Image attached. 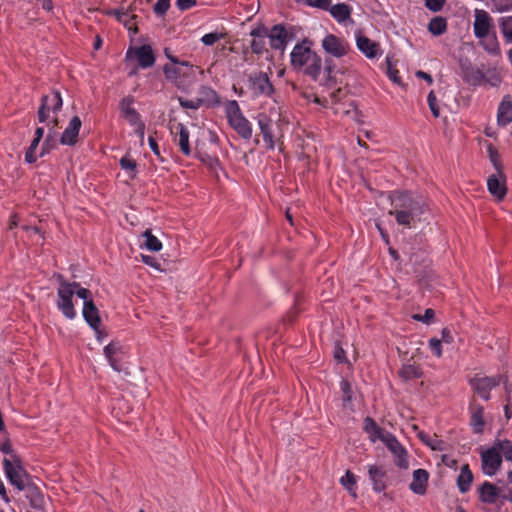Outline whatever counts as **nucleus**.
<instances>
[{"label":"nucleus","mask_w":512,"mask_h":512,"mask_svg":"<svg viewBox=\"0 0 512 512\" xmlns=\"http://www.w3.org/2000/svg\"><path fill=\"white\" fill-rule=\"evenodd\" d=\"M399 376L405 381L419 379L423 376V371L420 365L408 363L402 366L399 371Z\"/></svg>","instance_id":"f704fd0d"},{"label":"nucleus","mask_w":512,"mask_h":512,"mask_svg":"<svg viewBox=\"0 0 512 512\" xmlns=\"http://www.w3.org/2000/svg\"><path fill=\"white\" fill-rule=\"evenodd\" d=\"M494 442L501 457L503 456L507 461H512V442L500 439H496Z\"/></svg>","instance_id":"ea45409f"},{"label":"nucleus","mask_w":512,"mask_h":512,"mask_svg":"<svg viewBox=\"0 0 512 512\" xmlns=\"http://www.w3.org/2000/svg\"><path fill=\"white\" fill-rule=\"evenodd\" d=\"M322 48L327 54L335 58H341L348 54L350 46L345 39L334 34H328L322 40Z\"/></svg>","instance_id":"9b49d317"},{"label":"nucleus","mask_w":512,"mask_h":512,"mask_svg":"<svg viewBox=\"0 0 512 512\" xmlns=\"http://www.w3.org/2000/svg\"><path fill=\"white\" fill-rule=\"evenodd\" d=\"M250 86L256 95L271 94L273 88L269 78L264 73H258L250 77Z\"/></svg>","instance_id":"4be33fe9"},{"label":"nucleus","mask_w":512,"mask_h":512,"mask_svg":"<svg viewBox=\"0 0 512 512\" xmlns=\"http://www.w3.org/2000/svg\"><path fill=\"white\" fill-rule=\"evenodd\" d=\"M39 140L33 139L31 144L29 145L26 153H25V161L27 163H34L38 159V157H42L45 153L44 146L42 147V152L40 154L36 153L37 147L39 145Z\"/></svg>","instance_id":"a19ab883"},{"label":"nucleus","mask_w":512,"mask_h":512,"mask_svg":"<svg viewBox=\"0 0 512 512\" xmlns=\"http://www.w3.org/2000/svg\"><path fill=\"white\" fill-rule=\"evenodd\" d=\"M119 163L121 168L128 172L131 177L135 176L137 163L133 158H131L129 155H125L120 159Z\"/></svg>","instance_id":"c03bdc74"},{"label":"nucleus","mask_w":512,"mask_h":512,"mask_svg":"<svg viewBox=\"0 0 512 512\" xmlns=\"http://www.w3.org/2000/svg\"><path fill=\"white\" fill-rule=\"evenodd\" d=\"M470 425L475 433H482L485 425L484 421V408L478 404H472L470 406Z\"/></svg>","instance_id":"c756f323"},{"label":"nucleus","mask_w":512,"mask_h":512,"mask_svg":"<svg viewBox=\"0 0 512 512\" xmlns=\"http://www.w3.org/2000/svg\"><path fill=\"white\" fill-rule=\"evenodd\" d=\"M488 152H489V158H490L491 163L495 167L498 174L500 176H502L503 175L502 174V166H501L500 156H499L498 152L491 146L488 148Z\"/></svg>","instance_id":"de8ad7c7"},{"label":"nucleus","mask_w":512,"mask_h":512,"mask_svg":"<svg viewBox=\"0 0 512 512\" xmlns=\"http://www.w3.org/2000/svg\"><path fill=\"white\" fill-rule=\"evenodd\" d=\"M224 34L223 33H220V32H211V33H207L205 35L202 36L201 38V42L206 45V46H212L214 45L217 41L221 40L224 38Z\"/></svg>","instance_id":"49530a36"},{"label":"nucleus","mask_w":512,"mask_h":512,"mask_svg":"<svg viewBox=\"0 0 512 512\" xmlns=\"http://www.w3.org/2000/svg\"><path fill=\"white\" fill-rule=\"evenodd\" d=\"M384 444L394 456L395 465L401 469H407L409 467L408 452L395 435L392 434Z\"/></svg>","instance_id":"f8f14e48"},{"label":"nucleus","mask_w":512,"mask_h":512,"mask_svg":"<svg viewBox=\"0 0 512 512\" xmlns=\"http://www.w3.org/2000/svg\"><path fill=\"white\" fill-rule=\"evenodd\" d=\"M164 54L170 61V64H165L163 67L164 75L168 81L177 83L182 77L194 76V66L190 62L179 60L167 48L164 50Z\"/></svg>","instance_id":"423d86ee"},{"label":"nucleus","mask_w":512,"mask_h":512,"mask_svg":"<svg viewBox=\"0 0 512 512\" xmlns=\"http://www.w3.org/2000/svg\"><path fill=\"white\" fill-rule=\"evenodd\" d=\"M171 134L173 135L174 143L179 147L180 151L185 156H190L192 151L189 142L190 132L188 128L182 123H177L171 126Z\"/></svg>","instance_id":"ddd939ff"},{"label":"nucleus","mask_w":512,"mask_h":512,"mask_svg":"<svg viewBox=\"0 0 512 512\" xmlns=\"http://www.w3.org/2000/svg\"><path fill=\"white\" fill-rule=\"evenodd\" d=\"M477 494L482 503L496 504L501 497V489L489 481H484L477 488Z\"/></svg>","instance_id":"f3484780"},{"label":"nucleus","mask_w":512,"mask_h":512,"mask_svg":"<svg viewBox=\"0 0 512 512\" xmlns=\"http://www.w3.org/2000/svg\"><path fill=\"white\" fill-rule=\"evenodd\" d=\"M304 2L314 8H318L321 10H328L331 4V0H304Z\"/></svg>","instance_id":"6e6d98bb"},{"label":"nucleus","mask_w":512,"mask_h":512,"mask_svg":"<svg viewBox=\"0 0 512 512\" xmlns=\"http://www.w3.org/2000/svg\"><path fill=\"white\" fill-rule=\"evenodd\" d=\"M501 464L502 457L496 448L495 442L493 443L492 447L481 452V467L485 475H495Z\"/></svg>","instance_id":"9d476101"},{"label":"nucleus","mask_w":512,"mask_h":512,"mask_svg":"<svg viewBox=\"0 0 512 512\" xmlns=\"http://www.w3.org/2000/svg\"><path fill=\"white\" fill-rule=\"evenodd\" d=\"M133 103L132 97H125L120 104L121 112L131 126L142 121L140 114L133 108Z\"/></svg>","instance_id":"bb28decb"},{"label":"nucleus","mask_w":512,"mask_h":512,"mask_svg":"<svg viewBox=\"0 0 512 512\" xmlns=\"http://www.w3.org/2000/svg\"><path fill=\"white\" fill-rule=\"evenodd\" d=\"M429 348L436 357L442 356V340L431 338L429 340Z\"/></svg>","instance_id":"5fc2aeb1"},{"label":"nucleus","mask_w":512,"mask_h":512,"mask_svg":"<svg viewBox=\"0 0 512 512\" xmlns=\"http://www.w3.org/2000/svg\"><path fill=\"white\" fill-rule=\"evenodd\" d=\"M198 101L201 106H218L220 104V97L218 93L211 87L202 85L198 90Z\"/></svg>","instance_id":"393cba45"},{"label":"nucleus","mask_w":512,"mask_h":512,"mask_svg":"<svg viewBox=\"0 0 512 512\" xmlns=\"http://www.w3.org/2000/svg\"><path fill=\"white\" fill-rule=\"evenodd\" d=\"M344 96V92H343V89L342 88H338L336 90H334L331 94H330V97H331V100H332V103H337L339 102L342 97Z\"/></svg>","instance_id":"0e129e2a"},{"label":"nucleus","mask_w":512,"mask_h":512,"mask_svg":"<svg viewBox=\"0 0 512 512\" xmlns=\"http://www.w3.org/2000/svg\"><path fill=\"white\" fill-rule=\"evenodd\" d=\"M224 112L230 127L243 139L249 140L252 137V124L244 116L236 100L224 102Z\"/></svg>","instance_id":"20e7f679"},{"label":"nucleus","mask_w":512,"mask_h":512,"mask_svg":"<svg viewBox=\"0 0 512 512\" xmlns=\"http://www.w3.org/2000/svg\"><path fill=\"white\" fill-rule=\"evenodd\" d=\"M492 28V18L484 10L475 11V20L473 24L474 35L478 39H484L489 36Z\"/></svg>","instance_id":"2eb2a0df"},{"label":"nucleus","mask_w":512,"mask_h":512,"mask_svg":"<svg viewBox=\"0 0 512 512\" xmlns=\"http://www.w3.org/2000/svg\"><path fill=\"white\" fill-rule=\"evenodd\" d=\"M501 375L474 377L469 380L470 386L473 390L485 401L490 399V391L497 387L502 381Z\"/></svg>","instance_id":"1a4fd4ad"},{"label":"nucleus","mask_w":512,"mask_h":512,"mask_svg":"<svg viewBox=\"0 0 512 512\" xmlns=\"http://www.w3.org/2000/svg\"><path fill=\"white\" fill-rule=\"evenodd\" d=\"M179 104L182 108L197 110L201 107L200 102L197 98L194 99H183L179 98Z\"/></svg>","instance_id":"864d4df0"},{"label":"nucleus","mask_w":512,"mask_h":512,"mask_svg":"<svg viewBox=\"0 0 512 512\" xmlns=\"http://www.w3.org/2000/svg\"><path fill=\"white\" fill-rule=\"evenodd\" d=\"M148 144L154 155L157 156L160 160H163L160 154L159 146L153 136H149Z\"/></svg>","instance_id":"052dcab7"},{"label":"nucleus","mask_w":512,"mask_h":512,"mask_svg":"<svg viewBox=\"0 0 512 512\" xmlns=\"http://www.w3.org/2000/svg\"><path fill=\"white\" fill-rule=\"evenodd\" d=\"M63 105L62 97L59 91H52L44 95L41 99V105L38 109V119L40 122H47L51 129L58 126L57 113Z\"/></svg>","instance_id":"39448f33"},{"label":"nucleus","mask_w":512,"mask_h":512,"mask_svg":"<svg viewBox=\"0 0 512 512\" xmlns=\"http://www.w3.org/2000/svg\"><path fill=\"white\" fill-rule=\"evenodd\" d=\"M429 473L425 469H416L413 472V480L410 483V489L418 495L426 493Z\"/></svg>","instance_id":"b1692460"},{"label":"nucleus","mask_w":512,"mask_h":512,"mask_svg":"<svg viewBox=\"0 0 512 512\" xmlns=\"http://www.w3.org/2000/svg\"><path fill=\"white\" fill-rule=\"evenodd\" d=\"M418 438L432 450L443 451L445 449V442L439 439L436 435H429L423 431L418 433Z\"/></svg>","instance_id":"e433bc0d"},{"label":"nucleus","mask_w":512,"mask_h":512,"mask_svg":"<svg viewBox=\"0 0 512 512\" xmlns=\"http://www.w3.org/2000/svg\"><path fill=\"white\" fill-rule=\"evenodd\" d=\"M488 191L495 196L498 200H502L507 189L504 182H500L496 175H491L487 180Z\"/></svg>","instance_id":"72a5a7b5"},{"label":"nucleus","mask_w":512,"mask_h":512,"mask_svg":"<svg viewBox=\"0 0 512 512\" xmlns=\"http://www.w3.org/2000/svg\"><path fill=\"white\" fill-rule=\"evenodd\" d=\"M369 479L372 482V489L376 493L384 491L386 485V470L383 466L370 464L367 466Z\"/></svg>","instance_id":"a211bd4d"},{"label":"nucleus","mask_w":512,"mask_h":512,"mask_svg":"<svg viewBox=\"0 0 512 512\" xmlns=\"http://www.w3.org/2000/svg\"><path fill=\"white\" fill-rule=\"evenodd\" d=\"M266 36L273 49L284 51L288 33L283 25L273 26L269 32L266 31Z\"/></svg>","instance_id":"412c9836"},{"label":"nucleus","mask_w":512,"mask_h":512,"mask_svg":"<svg viewBox=\"0 0 512 512\" xmlns=\"http://www.w3.org/2000/svg\"><path fill=\"white\" fill-rule=\"evenodd\" d=\"M334 358L339 363H343V362L347 361L346 352H345V350L339 344L335 345V348H334Z\"/></svg>","instance_id":"13d9d810"},{"label":"nucleus","mask_w":512,"mask_h":512,"mask_svg":"<svg viewBox=\"0 0 512 512\" xmlns=\"http://www.w3.org/2000/svg\"><path fill=\"white\" fill-rule=\"evenodd\" d=\"M492 3L498 12L512 11V0H492Z\"/></svg>","instance_id":"3c124183"},{"label":"nucleus","mask_w":512,"mask_h":512,"mask_svg":"<svg viewBox=\"0 0 512 512\" xmlns=\"http://www.w3.org/2000/svg\"><path fill=\"white\" fill-rule=\"evenodd\" d=\"M81 126V119L78 116H74L62 133L60 138L61 144L68 146L76 144Z\"/></svg>","instance_id":"aec40b11"},{"label":"nucleus","mask_w":512,"mask_h":512,"mask_svg":"<svg viewBox=\"0 0 512 512\" xmlns=\"http://www.w3.org/2000/svg\"><path fill=\"white\" fill-rule=\"evenodd\" d=\"M258 125L268 148L273 149L276 143V136L273 132L270 119L265 115H260L258 118Z\"/></svg>","instance_id":"cd10ccee"},{"label":"nucleus","mask_w":512,"mask_h":512,"mask_svg":"<svg viewBox=\"0 0 512 512\" xmlns=\"http://www.w3.org/2000/svg\"><path fill=\"white\" fill-rule=\"evenodd\" d=\"M463 79L469 85L480 86L485 83L486 76L479 68L468 65L463 67Z\"/></svg>","instance_id":"c85d7f7f"},{"label":"nucleus","mask_w":512,"mask_h":512,"mask_svg":"<svg viewBox=\"0 0 512 512\" xmlns=\"http://www.w3.org/2000/svg\"><path fill=\"white\" fill-rule=\"evenodd\" d=\"M196 0H176V5L179 10L185 11L196 6Z\"/></svg>","instance_id":"bf43d9fd"},{"label":"nucleus","mask_w":512,"mask_h":512,"mask_svg":"<svg viewBox=\"0 0 512 512\" xmlns=\"http://www.w3.org/2000/svg\"><path fill=\"white\" fill-rule=\"evenodd\" d=\"M141 237L143 239L140 245L142 248H145L152 252H158L162 249L161 241L156 236H154L150 230H146L141 235Z\"/></svg>","instance_id":"c9c22d12"},{"label":"nucleus","mask_w":512,"mask_h":512,"mask_svg":"<svg viewBox=\"0 0 512 512\" xmlns=\"http://www.w3.org/2000/svg\"><path fill=\"white\" fill-rule=\"evenodd\" d=\"M446 0H425V6L433 11L439 12L442 10Z\"/></svg>","instance_id":"4d7b16f0"},{"label":"nucleus","mask_w":512,"mask_h":512,"mask_svg":"<svg viewBox=\"0 0 512 512\" xmlns=\"http://www.w3.org/2000/svg\"><path fill=\"white\" fill-rule=\"evenodd\" d=\"M38 4L42 7L43 10L47 12H51L53 9L52 0H37Z\"/></svg>","instance_id":"774afa93"},{"label":"nucleus","mask_w":512,"mask_h":512,"mask_svg":"<svg viewBox=\"0 0 512 512\" xmlns=\"http://www.w3.org/2000/svg\"><path fill=\"white\" fill-rule=\"evenodd\" d=\"M79 298L84 301L82 314L85 321L95 332L99 333L101 318L99 315V310L92 299L91 291L88 289L80 290Z\"/></svg>","instance_id":"6e6552de"},{"label":"nucleus","mask_w":512,"mask_h":512,"mask_svg":"<svg viewBox=\"0 0 512 512\" xmlns=\"http://www.w3.org/2000/svg\"><path fill=\"white\" fill-rule=\"evenodd\" d=\"M356 45L359 51L369 59H376L382 55V50L379 43L364 35L357 36Z\"/></svg>","instance_id":"6ab92c4d"},{"label":"nucleus","mask_w":512,"mask_h":512,"mask_svg":"<svg viewBox=\"0 0 512 512\" xmlns=\"http://www.w3.org/2000/svg\"><path fill=\"white\" fill-rule=\"evenodd\" d=\"M59 287L57 289V308L67 319H74L77 315L72 298L79 297L80 290H87L81 287L78 282H68L62 276H58Z\"/></svg>","instance_id":"7ed1b4c3"},{"label":"nucleus","mask_w":512,"mask_h":512,"mask_svg":"<svg viewBox=\"0 0 512 512\" xmlns=\"http://www.w3.org/2000/svg\"><path fill=\"white\" fill-rule=\"evenodd\" d=\"M250 34L253 37L251 42L252 51L256 54H262L265 51L266 29L256 28Z\"/></svg>","instance_id":"473e14b6"},{"label":"nucleus","mask_w":512,"mask_h":512,"mask_svg":"<svg viewBox=\"0 0 512 512\" xmlns=\"http://www.w3.org/2000/svg\"><path fill=\"white\" fill-rule=\"evenodd\" d=\"M132 127L134 128L135 134L140 138V141L143 142L145 134V123L141 121Z\"/></svg>","instance_id":"680f3d73"},{"label":"nucleus","mask_w":512,"mask_h":512,"mask_svg":"<svg viewBox=\"0 0 512 512\" xmlns=\"http://www.w3.org/2000/svg\"><path fill=\"white\" fill-rule=\"evenodd\" d=\"M116 17H117V20L119 22L123 23V25L128 30H130V31L131 30H135L136 31L135 22H134L135 15H131L127 11H117L116 12Z\"/></svg>","instance_id":"79ce46f5"},{"label":"nucleus","mask_w":512,"mask_h":512,"mask_svg":"<svg viewBox=\"0 0 512 512\" xmlns=\"http://www.w3.org/2000/svg\"><path fill=\"white\" fill-rule=\"evenodd\" d=\"M390 198L391 209L388 214L395 217L398 225L411 229L420 221L425 211V203L407 191H393Z\"/></svg>","instance_id":"f257e3e1"},{"label":"nucleus","mask_w":512,"mask_h":512,"mask_svg":"<svg viewBox=\"0 0 512 512\" xmlns=\"http://www.w3.org/2000/svg\"><path fill=\"white\" fill-rule=\"evenodd\" d=\"M331 16L338 22L344 23L351 17L352 8L346 3H337L329 6L327 10Z\"/></svg>","instance_id":"7c9ffc66"},{"label":"nucleus","mask_w":512,"mask_h":512,"mask_svg":"<svg viewBox=\"0 0 512 512\" xmlns=\"http://www.w3.org/2000/svg\"><path fill=\"white\" fill-rule=\"evenodd\" d=\"M499 28L507 43H512V16H504L499 19Z\"/></svg>","instance_id":"58836bf2"},{"label":"nucleus","mask_w":512,"mask_h":512,"mask_svg":"<svg viewBox=\"0 0 512 512\" xmlns=\"http://www.w3.org/2000/svg\"><path fill=\"white\" fill-rule=\"evenodd\" d=\"M363 430L368 435V438L372 443H375L376 441H381L385 443L386 439H388L392 435V433L380 427L376 423V421L370 416H367L364 419Z\"/></svg>","instance_id":"4468645a"},{"label":"nucleus","mask_w":512,"mask_h":512,"mask_svg":"<svg viewBox=\"0 0 512 512\" xmlns=\"http://www.w3.org/2000/svg\"><path fill=\"white\" fill-rule=\"evenodd\" d=\"M427 102H428V106H429L433 116L436 118L439 117L440 109L437 104V97H436L434 91H430V93L428 94Z\"/></svg>","instance_id":"09e8293b"},{"label":"nucleus","mask_w":512,"mask_h":512,"mask_svg":"<svg viewBox=\"0 0 512 512\" xmlns=\"http://www.w3.org/2000/svg\"><path fill=\"white\" fill-rule=\"evenodd\" d=\"M104 355L113 370L121 372L123 370L122 360L125 352L118 342H111L104 347Z\"/></svg>","instance_id":"dca6fc26"},{"label":"nucleus","mask_w":512,"mask_h":512,"mask_svg":"<svg viewBox=\"0 0 512 512\" xmlns=\"http://www.w3.org/2000/svg\"><path fill=\"white\" fill-rule=\"evenodd\" d=\"M447 30V20L444 17L436 16L433 17L428 23V31L435 35L440 36Z\"/></svg>","instance_id":"4c0bfd02"},{"label":"nucleus","mask_w":512,"mask_h":512,"mask_svg":"<svg viewBox=\"0 0 512 512\" xmlns=\"http://www.w3.org/2000/svg\"><path fill=\"white\" fill-rule=\"evenodd\" d=\"M312 42L304 39L290 52V63L295 67L305 66V73L316 80L321 72V60L311 50Z\"/></svg>","instance_id":"f03ea898"},{"label":"nucleus","mask_w":512,"mask_h":512,"mask_svg":"<svg viewBox=\"0 0 512 512\" xmlns=\"http://www.w3.org/2000/svg\"><path fill=\"white\" fill-rule=\"evenodd\" d=\"M497 122L500 126H507L512 122V100L505 96L498 107Z\"/></svg>","instance_id":"a878e982"},{"label":"nucleus","mask_w":512,"mask_h":512,"mask_svg":"<svg viewBox=\"0 0 512 512\" xmlns=\"http://www.w3.org/2000/svg\"><path fill=\"white\" fill-rule=\"evenodd\" d=\"M473 482V473L468 464L461 467L460 474L457 477V487L461 493H466L470 490Z\"/></svg>","instance_id":"2f4dec72"},{"label":"nucleus","mask_w":512,"mask_h":512,"mask_svg":"<svg viewBox=\"0 0 512 512\" xmlns=\"http://www.w3.org/2000/svg\"><path fill=\"white\" fill-rule=\"evenodd\" d=\"M388 77H389L390 80H392L395 83H399L400 82L399 71L396 70V69H392L391 67H389V69H388Z\"/></svg>","instance_id":"338daca9"},{"label":"nucleus","mask_w":512,"mask_h":512,"mask_svg":"<svg viewBox=\"0 0 512 512\" xmlns=\"http://www.w3.org/2000/svg\"><path fill=\"white\" fill-rule=\"evenodd\" d=\"M133 53L139 66L143 69L152 67L155 63V56L150 45H142L133 49Z\"/></svg>","instance_id":"5701e85b"},{"label":"nucleus","mask_w":512,"mask_h":512,"mask_svg":"<svg viewBox=\"0 0 512 512\" xmlns=\"http://www.w3.org/2000/svg\"><path fill=\"white\" fill-rule=\"evenodd\" d=\"M141 257H142V261L145 264L155 267V268L159 267V263L157 262V260L154 257L149 256V255H142Z\"/></svg>","instance_id":"69168bd1"},{"label":"nucleus","mask_w":512,"mask_h":512,"mask_svg":"<svg viewBox=\"0 0 512 512\" xmlns=\"http://www.w3.org/2000/svg\"><path fill=\"white\" fill-rule=\"evenodd\" d=\"M483 47L490 54H497L499 52V43L495 35L488 36L483 39Z\"/></svg>","instance_id":"a18cd8bd"},{"label":"nucleus","mask_w":512,"mask_h":512,"mask_svg":"<svg viewBox=\"0 0 512 512\" xmlns=\"http://www.w3.org/2000/svg\"><path fill=\"white\" fill-rule=\"evenodd\" d=\"M442 342L446 344H451L454 341V336L450 329L444 328L441 332V339Z\"/></svg>","instance_id":"e2e57ef3"},{"label":"nucleus","mask_w":512,"mask_h":512,"mask_svg":"<svg viewBox=\"0 0 512 512\" xmlns=\"http://www.w3.org/2000/svg\"><path fill=\"white\" fill-rule=\"evenodd\" d=\"M3 468L5 476L18 491H22L26 487L28 475L22 467L20 460L12 455V459L4 458Z\"/></svg>","instance_id":"0eeeda50"},{"label":"nucleus","mask_w":512,"mask_h":512,"mask_svg":"<svg viewBox=\"0 0 512 512\" xmlns=\"http://www.w3.org/2000/svg\"><path fill=\"white\" fill-rule=\"evenodd\" d=\"M435 316V312L433 309L428 308L425 310V313L423 315L421 314H414L412 318L416 321L423 322L426 324H429Z\"/></svg>","instance_id":"8fccbe9b"},{"label":"nucleus","mask_w":512,"mask_h":512,"mask_svg":"<svg viewBox=\"0 0 512 512\" xmlns=\"http://www.w3.org/2000/svg\"><path fill=\"white\" fill-rule=\"evenodd\" d=\"M170 8V0H157L155 3L153 10L155 14L162 16L164 15L168 9Z\"/></svg>","instance_id":"603ef678"},{"label":"nucleus","mask_w":512,"mask_h":512,"mask_svg":"<svg viewBox=\"0 0 512 512\" xmlns=\"http://www.w3.org/2000/svg\"><path fill=\"white\" fill-rule=\"evenodd\" d=\"M340 483L354 496L355 490H356V477L355 475L350 471L347 470L345 475L340 478Z\"/></svg>","instance_id":"37998d69"}]
</instances>
